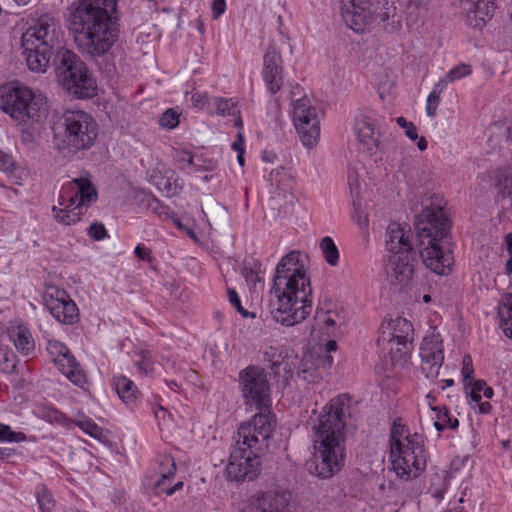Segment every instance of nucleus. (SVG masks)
I'll return each instance as SVG.
<instances>
[{"mask_svg":"<svg viewBox=\"0 0 512 512\" xmlns=\"http://www.w3.org/2000/svg\"><path fill=\"white\" fill-rule=\"evenodd\" d=\"M117 0H75L66 9V22L77 48L91 57L106 54L118 39Z\"/></svg>","mask_w":512,"mask_h":512,"instance_id":"f257e3e1","label":"nucleus"},{"mask_svg":"<svg viewBox=\"0 0 512 512\" xmlns=\"http://www.w3.org/2000/svg\"><path fill=\"white\" fill-rule=\"evenodd\" d=\"M312 289L300 253L285 255L276 267L271 289L270 314L286 326H293L307 318L312 310Z\"/></svg>","mask_w":512,"mask_h":512,"instance_id":"f03ea898","label":"nucleus"},{"mask_svg":"<svg viewBox=\"0 0 512 512\" xmlns=\"http://www.w3.org/2000/svg\"><path fill=\"white\" fill-rule=\"evenodd\" d=\"M349 413V398L339 395L330 400L314 425V470L309 471L320 478H330L344 465L345 422Z\"/></svg>","mask_w":512,"mask_h":512,"instance_id":"7ed1b4c3","label":"nucleus"},{"mask_svg":"<svg viewBox=\"0 0 512 512\" xmlns=\"http://www.w3.org/2000/svg\"><path fill=\"white\" fill-rule=\"evenodd\" d=\"M273 430L271 418L264 413L255 414L250 421L239 426L225 469L229 480L240 482L256 476L259 457L268 448Z\"/></svg>","mask_w":512,"mask_h":512,"instance_id":"20e7f679","label":"nucleus"},{"mask_svg":"<svg viewBox=\"0 0 512 512\" xmlns=\"http://www.w3.org/2000/svg\"><path fill=\"white\" fill-rule=\"evenodd\" d=\"M419 253L423 264L438 275L448 274L453 265L452 252L443 246L450 222L440 208L425 209L416 224Z\"/></svg>","mask_w":512,"mask_h":512,"instance_id":"39448f33","label":"nucleus"},{"mask_svg":"<svg viewBox=\"0 0 512 512\" xmlns=\"http://www.w3.org/2000/svg\"><path fill=\"white\" fill-rule=\"evenodd\" d=\"M63 31L58 21L51 15L39 17L22 35L23 55L27 67L32 72L44 73L52 56L62 47Z\"/></svg>","mask_w":512,"mask_h":512,"instance_id":"423d86ee","label":"nucleus"},{"mask_svg":"<svg viewBox=\"0 0 512 512\" xmlns=\"http://www.w3.org/2000/svg\"><path fill=\"white\" fill-rule=\"evenodd\" d=\"M390 459L397 476L405 481L418 477L426 467L423 436L411 433L398 421L390 432Z\"/></svg>","mask_w":512,"mask_h":512,"instance_id":"0eeeda50","label":"nucleus"},{"mask_svg":"<svg viewBox=\"0 0 512 512\" xmlns=\"http://www.w3.org/2000/svg\"><path fill=\"white\" fill-rule=\"evenodd\" d=\"M98 137V124L92 115L82 110L66 111L59 119L55 148L64 155L89 150Z\"/></svg>","mask_w":512,"mask_h":512,"instance_id":"6e6552de","label":"nucleus"},{"mask_svg":"<svg viewBox=\"0 0 512 512\" xmlns=\"http://www.w3.org/2000/svg\"><path fill=\"white\" fill-rule=\"evenodd\" d=\"M55 65L58 82L69 94L81 99L95 96L96 81L77 54L68 49L59 50Z\"/></svg>","mask_w":512,"mask_h":512,"instance_id":"1a4fd4ad","label":"nucleus"},{"mask_svg":"<svg viewBox=\"0 0 512 512\" xmlns=\"http://www.w3.org/2000/svg\"><path fill=\"white\" fill-rule=\"evenodd\" d=\"M97 200V192L88 179L78 178L68 182L59 196V208L53 207L57 222L71 225L78 222L85 207Z\"/></svg>","mask_w":512,"mask_h":512,"instance_id":"9d476101","label":"nucleus"},{"mask_svg":"<svg viewBox=\"0 0 512 512\" xmlns=\"http://www.w3.org/2000/svg\"><path fill=\"white\" fill-rule=\"evenodd\" d=\"M1 108L13 119L39 122L47 113L46 101L25 86H10L1 90Z\"/></svg>","mask_w":512,"mask_h":512,"instance_id":"9b49d317","label":"nucleus"},{"mask_svg":"<svg viewBox=\"0 0 512 512\" xmlns=\"http://www.w3.org/2000/svg\"><path fill=\"white\" fill-rule=\"evenodd\" d=\"M239 388L244 404L247 407L260 410V413L268 414L275 425L269 410L271 406L270 386L265 370L253 365L241 370L239 372Z\"/></svg>","mask_w":512,"mask_h":512,"instance_id":"f8f14e48","label":"nucleus"},{"mask_svg":"<svg viewBox=\"0 0 512 512\" xmlns=\"http://www.w3.org/2000/svg\"><path fill=\"white\" fill-rule=\"evenodd\" d=\"M293 122L299 137L306 147H313L320 137V122L316 108L311 105L308 97L292 99Z\"/></svg>","mask_w":512,"mask_h":512,"instance_id":"ddd939ff","label":"nucleus"},{"mask_svg":"<svg viewBox=\"0 0 512 512\" xmlns=\"http://www.w3.org/2000/svg\"><path fill=\"white\" fill-rule=\"evenodd\" d=\"M43 302L47 310L60 323L73 325L78 322V307L64 289L54 285L46 286Z\"/></svg>","mask_w":512,"mask_h":512,"instance_id":"4468645a","label":"nucleus"},{"mask_svg":"<svg viewBox=\"0 0 512 512\" xmlns=\"http://www.w3.org/2000/svg\"><path fill=\"white\" fill-rule=\"evenodd\" d=\"M47 351L53 357L54 363L61 372L75 385L83 387L86 383V375L76 362L69 349L61 342L52 340L48 342Z\"/></svg>","mask_w":512,"mask_h":512,"instance_id":"2eb2a0df","label":"nucleus"},{"mask_svg":"<svg viewBox=\"0 0 512 512\" xmlns=\"http://www.w3.org/2000/svg\"><path fill=\"white\" fill-rule=\"evenodd\" d=\"M421 371L427 378H435L444 361L442 339L438 333L423 338L420 347Z\"/></svg>","mask_w":512,"mask_h":512,"instance_id":"dca6fc26","label":"nucleus"},{"mask_svg":"<svg viewBox=\"0 0 512 512\" xmlns=\"http://www.w3.org/2000/svg\"><path fill=\"white\" fill-rule=\"evenodd\" d=\"M413 340L412 324L405 318L398 317L382 326V334L378 340L379 343H388L390 350L394 345L399 346L398 351L407 349L408 344Z\"/></svg>","mask_w":512,"mask_h":512,"instance_id":"f3484780","label":"nucleus"},{"mask_svg":"<svg viewBox=\"0 0 512 512\" xmlns=\"http://www.w3.org/2000/svg\"><path fill=\"white\" fill-rule=\"evenodd\" d=\"M341 14L347 26L363 32L371 21L370 0H341Z\"/></svg>","mask_w":512,"mask_h":512,"instance_id":"a211bd4d","label":"nucleus"},{"mask_svg":"<svg viewBox=\"0 0 512 512\" xmlns=\"http://www.w3.org/2000/svg\"><path fill=\"white\" fill-rule=\"evenodd\" d=\"M412 240L413 233L407 225L392 222L387 226L385 246L391 255L416 253Z\"/></svg>","mask_w":512,"mask_h":512,"instance_id":"6ab92c4d","label":"nucleus"},{"mask_svg":"<svg viewBox=\"0 0 512 512\" xmlns=\"http://www.w3.org/2000/svg\"><path fill=\"white\" fill-rule=\"evenodd\" d=\"M459 9L467 25L481 28L492 18L495 6L493 0H460Z\"/></svg>","mask_w":512,"mask_h":512,"instance_id":"aec40b11","label":"nucleus"},{"mask_svg":"<svg viewBox=\"0 0 512 512\" xmlns=\"http://www.w3.org/2000/svg\"><path fill=\"white\" fill-rule=\"evenodd\" d=\"M262 76L266 88L271 94L277 93L283 86V66L282 58L275 49L271 46L264 56Z\"/></svg>","mask_w":512,"mask_h":512,"instance_id":"412c9836","label":"nucleus"},{"mask_svg":"<svg viewBox=\"0 0 512 512\" xmlns=\"http://www.w3.org/2000/svg\"><path fill=\"white\" fill-rule=\"evenodd\" d=\"M416 253L390 255L387 271L390 280L400 286L407 285L413 278Z\"/></svg>","mask_w":512,"mask_h":512,"instance_id":"4be33fe9","label":"nucleus"},{"mask_svg":"<svg viewBox=\"0 0 512 512\" xmlns=\"http://www.w3.org/2000/svg\"><path fill=\"white\" fill-rule=\"evenodd\" d=\"M288 500L282 494L268 492L250 498L246 512H289Z\"/></svg>","mask_w":512,"mask_h":512,"instance_id":"5701e85b","label":"nucleus"},{"mask_svg":"<svg viewBox=\"0 0 512 512\" xmlns=\"http://www.w3.org/2000/svg\"><path fill=\"white\" fill-rule=\"evenodd\" d=\"M345 312L336 306L317 310L315 315L316 327L327 336H334L336 331L345 324Z\"/></svg>","mask_w":512,"mask_h":512,"instance_id":"b1692460","label":"nucleus"},{"mask_svg":"<svg viewBox=\"0 0 512 512\" xmlns=\"http://www.w3.org/2000/svg\"><path fill=\"white\" fill-rule=\"evenodd\" d=\"M355 131L361 149L364 152L373 154L379 148V132L376 128V121L363 116L356 121Z\"/></svg>","mask_w":512,"mask_h":512,"instance_id":"393cba45","label":"nucleus"},{"mask_svg":"<svg viewBox=\"0 0 512 512\" xmlns=\"http://www.w3.org/2000/svg\"><path fill=\"white\" fill-rule=\"evenodd\" d=\"M10 338L16 349L23 355H30L35 349V342L30 330L24 325H18L10 332Z\"/></svg>","mask_w":512,"mask_h":512,"instance_id":"a878e982","label":"nucleus"},{"mask_svg":"<svg viewBox=\"0 0 512 512\" xmlns=\"http://www.w3.org/2000/svg\"><path fill=\"white\" fill-rule=\"evenodd\" d=\"M375 20L379 21L389 31L398 30L402 22L396 7L388 1H385L380 10L375 13Z\"/></svg>","mask_w":512,"mask_h":512,"instance_id":"bb28decb","label":"nucleus"},{"mask_svg":"<svg viewBox=\"0 0 512 512\" xmlns=\"http://www.w3.org/2000/svg\"><path fill=\"white\" fill-rule=\"evenodd\" d=\"M155 465L160 476L155 482V486L156 488H161L167 481L175 476L176 464L172 456L162 454L156 457Z\"/></svg>","mask_w":512,"mask_h":512,"instance_id":"cd10ccee","label":"nucleus"},{"mask_svg":"<svg viewBox=\"0 0 512 512\" xmlns=\"http://www.w3.org/2000/svg\"><path fill=\"white\" fill-rule=\"evenodd\" d=\"M401 6L404 9L407 21L414 24L426 17L429 0H401Z\"/></svg>","mask_w":512,"mask_h":512,"instance_id":"c85d7f7f","label":"nucleus"},{"mask_svg":"<svg viewBox=\"0 0 512 512\" xmlns=\"http://www.w3.org/2000/svg\"><path fill=\"white\" fill-rule=\"evenodd\" d=\"M114 386L118 396L125 403H133L137 399L138 389L134 382L125 376H115Z\"/></svg>","mask_w":512,"mask_h":512,"instance_id":"c756f323","label":"nucleus"},{"mask_svg":"<svg viewBox=\"0 0 512 512\" xmlns=\"http://www.w3.org/2000/svg\"><path fill=\"white\" fill-rule=\"evenodd\" d=\"M498 316L500 319V327L504 334L512 339V294L502 299L498 308Z\"/></svg>","mask_w":512,"mask_h":512,"instance_id":"7c9ffc66","label":"nucleus"},{"mask_svg":"<svg viewBox=\"0 0 512 512\" xmlns=\"http://www.w3.org/2000/svg\"><path fill=\"white\" fill-rule=\"evenodd\" d=\"M431 409L436 412V421L434 426L438 431H443L446 428L456 429L459 425L457 418H452L446 407H432Z\"/></svg>","mask_w":512,"mask_h":512,"instance_id":"2f4dec72","label":"nucleus"},{"mask_svg":"<svg viewBox=\"0 0 512 512\" xmlns=\"http://www.w3.org/2000/svg\"><path fill=\"white\" fill-rule=\"evenodd\" d=\"M261 264L256 260L245 261L242 268V275L244 276L248 285L255 287L262 281L261 279Z\"/></svg>","mask_w":512,"mask_h":512,"instance_id":"473e14b6","label":"nucleus"},{"mask_svg":"<svg viewBox=\"0 0 512 512\" xmlns=\"http://www.w3.org/2000/svg\"><path fill=\"white\" fill-rule=\"evenodd\" d=\"M320 249L322 254L326 260V262L331 266H336L339 261V251L334 243L333 239L329 236H326L320 241Z\"/></svg>","mask_w":512,"mask_h":512,"instance_id":"72a5a7b5","label":"nucleus"},{"mask_svg":"<svg viewBox=\"0 0 512 512\" xmlns=\"http://www.w3.org/2000/svg\"><path fill=\"white\" fill-rule=\"evenodd\" d=\"M472 72L471 67L467 64L461 63L452 68L442 79L438 81V86L446 87L448 83L459 80L463 77L470 75Z\"/></svg>","mask_w":512,"mask_h":512,"instance_id":"f704fd0d","label":"nucleus"},{"mask_svg":"<svg viewBox=\"0 0 512 512\" xmlns=\"http://www.w3.org/2000/svg\"><path fill=\"white\" fill-rule=\"evenodd\" d=\"M445 87L438 86V82L435 84L433 90L430 92L427 98L426 113L429 117L433 118L437 114V108L440 103V95Z\"/></svg>","mask_w":512,"mask_h":512,"instance_id":"c9c22d12","label":"nucleus"},{"mask_svg":"<svg viewBox=\"0 0 512 512\" xmlns=\"http://www.w3.org/2000/svg\"><path fill=\"white\" fill-rule=\"evenodd\" d=\"M447 489L446 476L444 473H435L431 477L430 491L433 497L442 499Z\"/></svg>","mask_w":512,"mask_h":512,"instance_id":"e433bc0d","label":"nucleus"},{"mask_svg":"<svg viewBox=\"0 0 512 512\" xmlns=\"http://www.w3.org/2000/svg\"><path fill=\"white\" fill-rule=\"evenodd\" d=\"M180 113L174 108H168L159 118V125L165 129H174L179 125Z\"/></svg>","mask_w":512,"mask_h":512,"instance_id":"4c0bfd02","label":"nucleus"},{"mask_svg":"<svg viewBox=\"0 0 512 512\" xmlns=\"http://www.w3.org/2000/svg\"><path fill=\"white\" fill-rule=\"evenodd\" d=\"M26 439L22 432H15L9 425L0 423V442L19 443Z\"/></svg>","mask_w":512,"mask_h":512,"instance_id":"58836bf2","label":"nucleus"},{"mask_svg":"<svg viewBox=\"0 0 512 512\" xmlns=\"http://www.w3.org/2000/svg\"><path fill=\"white\" fill-rule=\"evenodd\" d=\"M37 502L40 512H51L55 506L52 496L44 487L37 490Z\"/></svg>","mask_w":512,"mask_h":512,"instance_id":"ea45409f","label":"nucleus"},{"mask_svg":"<svg viewBox=\"0 0 512 512\" xmlns=\"http://www.w3.org/2000/svg\"><path fill=\"white\" fill-rule=\"evenodd\" d=\"M77 425L88 435L94 438L102 436V428L99 427L93 420L83 417L77 421Z\"/></svg>","mask_w":512,"mask_h":512,"instance_id":"a19ab883","label":"nucleus"},{"mask_svg":"<svg viewBox=\"0 0 512 512\" xmlns=\"http://www.w3.org/2000/svg\"><path fill=\"white\" fill-rule=\"evenodd\" d=\"M313 365L316 369L328 370L333 365V357L331 355H325L321 351H316L315 354L311 355Z\"/></svg>","mask_w":512,"mask_h":512,"instance_id":"79ce46f5","label":"nucleus"},{"mask_svg":"<svg viewBox=\"0 0 512 512\" xmlns=\"http://www.w3.org/2000/svg\"><path fill=\"white\" fill-rule=\"evenodd\" d=\"M39 129L36 126H29L21 130V141L27 146H32L39 138Z\"/></svg>","mask_w":512,"mask_h":512,"instance_id":"37998d69","label":"nucleus"},{"mask_svg":"<svg viewBox=\"0 0 512 512\" xmlns=\"http://www.w3.org/2000/svg\"><path fill=\"white\" fill-rule=\"evenodd\" d=\"M263 360L267 362L271 368L280 364L281 353L275 347H268L263 353Z\"/></svg>","mask_w":512,"mask_h":512,"instance_id":"c03bdc74","label":"nucleus"},{"mask_svg":"<svg viewBox=\"0 0 512 512\" xmlns=\"http://www.w3.org/2000/svg\"><path fill=\"white\" fill-rule=\"evenodd\" d=\"M87 233L92 239L97 241L104 239L107 235L105 226L99 222L91 224L87 229Z\"/></svg>","mask_w":512,"mask_h":512,"instance_id":"a18cd8bd","label":"nucleus"},{"mask_svg":"<svg viewBox=\"0 0 512 512\" xmlns=\"http://www.w3.org/2000/svg\"><path fill=\"white\" fill-rule=\"evenodd\" d=\"M396 122L405 130V134L408 138L413 141L418 138L417 128L412 122L407 121L404 117H398Z\"/></svg>","mask_w":512,"mask_h":512,"instance_id":"49530a36","label":"nucleus"},{"mask_svg":"<svg viewBox=\"0 0 512 512\" xmlns=\"http://www.w3.org/2000/svg\"><path fill=\"white\" fill-rule=\"evenodd\" d=\"M139 354L141 357V361L137 362L139 371L146 375L153 372V363L150 360V353L148 351H141Z\"/></svg>","mask_w":512,"mask_h":512,"instance_id":"de8ad7c7","label":"nucleus"},{"mask_svg":"<svg viewBox=\"0 0 512 512\" xmlns=\"http://www.w3.org/2000/svg\"><path fill=\"white\" fill-rule=\"evenodd\" d=\"M214 105L218 114L226 115L230 114L234 104L231 100L223 98H214Z\"/></svg>","mask_w":512,"mask_h":512,"instance_id":"09e8293b","label":"nucleus"},{"mask_svg":"<svg viewBox=\"0 0 512 512\" xmlns=\"http://www.w3.org/2000/svg\"><path fill=\"white\" fill-rule=\"evenodd\" d=\"M505 243L507 245V252L509 255V259L506 262L505 265V271L507 275L512 274V232L506 234L505 236Z\"/></svg>","mask_w":512,"mask_h":512,"instance_id":"8fccbe9b","label":"nucleus"},{"mask_svg":"<svg viewBox=\"0 0 512 512\" xmlns=\"http://www.w3.org/2000/svg\"><path fill=\"white\" fill-rule=\"evenodd\" d=\"M462 365V375L464 377V380H472L474 370L472 366V359L469 355L464 356Z\"/></svg>","mask_w":512,"mask_h":512,"instance_id":"3c124183","label":"nucleus"},{"mask_svg":"<svg viewBox=\"0 0 512 512\" xmlns=\"http://www.w3.org/2000/svg\"><path fill=\"white\" fill-rule=\"evenodd\" d=\"M154 416L158 420L159 426L165 425L171 418V414L162 406L154 409Z\"/></svg>","mask_w":512,"mask_h":512,"instance_id":"603ef678","label":"nucleus"},{"mask_svg":"<svg viewBox=\"0 0 512 512\" xmlns=\"http://www.w3.org/2000/svg\"><path fill=\"white\" fill-rule=\"evenodd\" d=\"M228 294H229V301H230V303L237 309V311L239 313H241L243 316H246L247 312L242 307L241 301H240V298H239L237 292L234 289H230L228 291Z\"/></svg>","mask_w":512,"mask_h":512,"instance_id":"864d4df0","label":"nucleus"},{"mask_svg":"<svg viewBox=\"0 0 512 512\" xmlns=\"http://www.w3.org/2000/svg\"><path fill=\"white\" fill-rule=\"evenodd\" d=\"M480 380H475L472 383L470 390V398L472 402H480L482 399L481 393H483L482 385H478Z\"/></svg>","mask_w":512,"mask_h":512,"instance_id":"5fc2aeb1","label":"nucleus"},{"mask_svg":"<svg viewBox=\"0 0 512 512\" xmlns=\"http://www.w3.org/2000/svg\"><path fill=\"white\" fill-rule=\"evenodd\" d=\"M226 9L225 0H213L212 2V15L214 19L219 18Z\"/></svg>","mask_w":512,"mask_h":512,"instance_id":"6e6d98bb","label":"nucleus"},{"mask_svg":"<svg viewBox=\"0 0 512 512\" xmlns=\"http://www.w3.org/2000/svg\"><path fill=\"white\" fill-rule=\"evenodd\" d=\"M13 166V159L7 153L0 151V170L9 171Z\"/></svg>","mask_w":512,"mask_h":512,"instance_id":"4d7b16f0","label":"nucleus"},{"mask_svg":"<svg viewBox=\"0 0 512 512\" xmlns=\"http://www.w3.org/2000/svg\"><path fill=\"white\" fill-rule=\"evenodd\" d=\"M175 159L178 162H185L187 165L193 164V156L190 152L184 150H176L175 151Z\"/></svg>","mask_w":512,"mask_h":512,"instance_id":"13d9d810","label":"nucleus"},{"mask_svg":"<svg viewBox=\"0 0 512 512\" xmlns=\"http://www.w3.org/2000/svg\"><path fill=\"white\" fill-rule=\"evenodd\" d=\"M191 101L195 107L203 108L208 101V97L206 94H201L197 92L192 94Z\"/></svg>","mask_w":512,"mask_h":512,"instance_id":"bf43d9fd","label":"nucleus"},{"mask_svg":"<svg viewBox=\"0 0 512 512\" xmlns=\"http://www.w3.org/2000/svg\"><path fill=\"white\" fill-rule=\"evenodd\" d=\"M50 422H62L64 415L55 408H51L47 410V413L44 415Z\"/></svg>","mask_w":512,"mask_h":512,"instance_id":"052dcab7","label":"nucleus"},{"mask_svg":"<svg viewBox=\"0 0 512 512\" xmlns=\"http://www.w3.org/2000/svg\"><path fill=\"white\" fill-rule=\"evenodd\" d=\"M150 250L139 244L135 247V254L138 258L145 261H151Z\"/></svg>","mask_w":512,"mask_h":512,"instance_id":"680f3d73","label":"nucleus"},{"mask_svg":"<svg viewBox=\"0 0 512 512\" xmlns=\"http://www.w3.org/2000/svg\"><path fill=\"white\" fill-rule=\"evenodd\" d=\"M183 486V482L182 481H179L177 482L175 485L173 486H166V483L161 487V488H157L159 490L160 493H165L167 495H172L175 491L181 489Z\"/></svg>","mask_w":512,"mask_h":512,"instance_id":"e2e57ef3","label":"nucleus"},{"mask_svg":"<svg viewBox=\"0 0 512 512\" xmlns=\"http://www.w3.org/2000/svg\"><path fill=\"white\" fill-rule=\"evenodd\" d=\"M318 350L323 352L325 355H330L331 352H335L337 350V343L335 340H329L325 345L320 346Z\"/></svg>","mask_w":512,"mask_h":512,"instance_id":"0e129e2a","label":"nucleus"},{"mask_svg":"<svg viewBox=\"0 0 512 512\" xmlns=\"http://www.w3.org/2000/svg\"><path fill=\"white\" fill-rule=\"evenodd\" d=\"M243 145H244L243 135L241 133H238L237 140L232 143V148L237 153H239L240 151H244Z\"/></svg>","mask_w":512,"mask_h":512,"instance_id":"69168bd1","label":"nucleus"},{"mask_svg":"<svg viewBox=\"0 0 512 512\" xmlns=\"http://www.w3.org/2000/svg\"><path fill=\"white\" fill-rule=\"evenodd\" d=\"M477 405H478V408H479V412L482 413V414H488L490 411H491V404L487 401L485 402H475Z\"/></svg>","mask_w":512,"mask_h":512,"instance_id":"338daca9","label":"nucleus"},{"mask_svg":"<svg viewBox=\"0 0 512 512\" xmlns=\"http://www.w3.org/2000/svg\"><path fill=\"white\" fill-rule=\"evenodd\" d=\"M478 385H482V388H483V396L487 399L491 398L493 396V389L489 386H487V384L484 382V381H479Z\"/></svg>","mask_w":512,"mask_h":512,"instance_id":"774afa93","label":"nucleus"}]
</instances>
